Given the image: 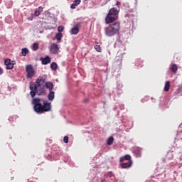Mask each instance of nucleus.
Returning <instances> with one entry per match:
<instances>
[{
  "instance_id": "obj_1",
  "label": "nucleus",
  "mask_w": 182,
  "mask_h": 182,
  "mask_svg": "<svg viewBox=\"0 0 182 182\" xmlns=\"http://www.w3.org/2000/svg\"><path fill=\"white\" fill-rule=\"evenodd\" d=\"M45 78L43 77H39L36 83L30 85V95L31 97H35L36 94L43 95L45 93Z\"/></svg>"
},
{
  "instance_id": "obj_2",
  "label": "nucleus",
  "mask_w": 182,
  "mask_h": 182,
  "mask_svg": "<svg viewBox=\"0 0 182 182\" xmlns=\"http://www.w3.org/2000/svg\"><path fill=\"white\" fill-rule=\"evenodd\" d=\"M32 104L33 105L34 112L36 113H45V112H50L52 110V105H50V102L48 101H44L43 105L41 103V99L39 98H33L32 101Z\"/></svg>"
},
{
  "instance_id": "obj_3",
  "label": "nucleus",
  "mask_w": 182,
  "mask_h": 182,
  "mask_svg": "<svg viewBox=\"0 0 182 182\" xmlns=\"http://www.w3.org/2000/svg\"><path fill=\"white\" fill-rule=\"evenodd\" d=\"M120 31V22H115L105 28V35L107 36H114Z\"/></svg>"
},
{
  "instance_id": "obj_4",
  "label": "nucleus",
  "mask_w": 182,
  "mask_h": 182,
  "mask_svg": "<svg viewBox=\"0 0 182 182\" xmlns=\"http://www.w3.org/2000/svg\"><path fill=\"white\" fill-rule=\"evenodd\" d=\"M119 18V11L113 7L109 9L107 16L105 17V23H112V22H115L117 21Z\"/></svg>"
},
{
  "instance_id": "obj_5",
  "label": "nucleus",
  "mask_w": 182,
  "mask_h": 182,
  "mask_svg": "<svg viewBox=\"0 0 182 182\" xmlns=\"http://www.w3.org/2000/svg\"><path fill=\"white\" fill-rule=\"evenodd\" d=\"M26 72L27 73V77L28 79H32V77L35 76V70L33 69V66H32V65H26Z\"/></svg>"
},
{
  "instance_id": "obj_6",
  "label": "nucleus",
  "mask_w": 182,
  "mask_h": 182,
  "mask_svg": "<svg viewBox=\"0 0 182 182\" xmlns=\"http://www.w3.org/2000/svg\"><path fill=\"white\" fill-rule=\"evenodd\" d=\"M50 52L53 55H58L59 53V46L56 43H53L50 47Z\"/></svg>"
},
{
  "instance_id": "obj_7",
  "label": "nucleus",
  "mask_w": 182,
  "mask_h": 182,
  "mask_svg": "<svg viewBox=\"0 0 182 182\" xmlns=\"http://www.w3.org/2000/svg\"><path fill=\"white\" fill-rule=\"evenodd\" d=\"M4 65H6V69L11 70L14 69V63L11 60V59H6L4 61Z\"/></svg>"
},
{
  "instance_id": "obj_8",
  "label": "nucleus",
  "mask_w": 182,
  "mask_h": 182,
  "mask_svg": "<svg viewBox=\"0 0 182 182\" xmlns=\"http://www.w3.org/2000/svg\"><path fill=\"white\" fill-rule=\"evenodd\" d=\"M132 164H133V161H128L127 163H122L121 164L122 168H129L132 167Z\"/></svg>"
},
{
  "instance_id": "obj_9",
  "label": "nucleus",
  "mask_w": 182,
  "mask_h": 182,
  "mask_svg": "<svg viewBox=\"0 0 182 182\" xmlns=\"http://www.w3.org/2000/svg\"><path fill=\"white\" fill-rule=\"evenodd\" d=\"M41 62L43 63V65H48V63H50L52 59L50 58V57L49 56H46L44 58H41Z\"/></svg>"
},
{
  "instance_id": "obj_10",
  "label": "nucleus",
  "mask_w": 182,
  "mask_h": 182,
  "mask_svg": "<svg viewBox=\"0 0 182 182\" xmlns=\"http://www.w3.org/2000/svg\"><path fill=\"white\" fill-rule=\"evenodd\" d=\"M124 160H128V161H132V156L130 155H125L120 158L119 161L120 163H123Z\"/></svg>"
},
{
  "instance_id": "obj_11",
  "label": "nucleus",
  "mask_w": 182,
  "mask_h": 182,
  "mask_svg": "<svg viewBox=\"0 0 182 182\" xmlns=\"http://www.w3.org/2000/svg\"><path fill=\"white\" fill-rule=\"evenodd\" d=\"M71 33L72 35H77L79 33V25H76L71 29Z\"/></svg>"
},
{
  "instance_id": "obj_12",
  "label": "nucleus",
  "mask_w": 182,
  "mask_h": 182,
  "mask_svg": "<svg viewBox=\"0 0 182 182\" xmlns=\"http://www.w3.org/2000/svg\"><path fill=\"white\" fill-rule=\"evenodd\" d=\"M46 89H48L50 91L53 90V83L52 82H47L45 85Z\"/></svg>"
},
{
  "instance_id": "obj_13",
  "label": "nucleus",
  "mask_w": 182,
  "mask_h": 182,
  "mask_svg": "<svg viewBox=\"0 0 182 182\" xmlns=\"http://www.w3.org/2000/svg\"><path fill=\"white\" fill-rule=\"evenodd\" d=\"M80 0H75L73 4H71L70 8L71 9H76V6L80 4Z\"/></svg>"
},
{
  "instance_id": "obj_14",
  "label": "nucleus",
  "mask_w": 182,
  "mask_h": 182,
  "mask_svg": "<svg viewBox=\"0 0 182 182\" xmlns=\"http://www.w3.org/2000/svg\"><path fill=\"white\" fill-rule=\"evenodd\" d=\"M41 12H43V7L40 6L38 9L36 10L34 15L35 16H39L41 15Z\"/></svg>"
},
{
  "instance_id": "obj_15",
  "label": "nucleus",
  "mask_w": 182,
  "mask_h": 182,
  "mask_svg": "<svg viewBox=\"0 0 182 182\" xmlns=\"http://www.w3.org/2000/svg\"><path fill=\"white\" fill-rule=\"evenodd\" d=\"M171 70L173 73H177V70H178V67L176 64H173L171 65Z\"/></svg>"
},
{
  "instance_id": "obj_16",
  "label": "nucleus",
  "mask_w": 182,
  "mask_h": 182,
  "mask_svg": "<svg viewBox=\"0 0 182 182\" xmlns=\"http://www.w3.org/2000/svg\"><path fill=\"white\" fill-rule=\"evenodd\" d=\"M48 100H53V99H55V92L53 91H50L48 95Z\"/></svg>"
},
{
  "instance_id": "obj_17",
  "label": "nucleus",
  "mask_w": 182,
  "mask_h": 182,
  "mask_svg": "<svg viewBox=\"0 0 182 182\" xmlns=\"http://www.w3.org/2000/svg\"><path fill=\"white\" fill-rule=\"evenodd\" d=\"M170 90V81H166L164 86V91L168 92Z\"/></svg>"
},
{
  "instance_id": "obj_18",
  "label": "nucleus",
  "mask_w": 182,
  "mask_h": 182,
  "mask_svg": "<svg viewBox=\"0 0 182 182\" xmlns=\"http://www.w3.org/2000/svg\"><path fill=\"white\" fill-rule=\"evenodd\" d=\"M113 141H114V138L113 136H110L108 139L107 144L108 146H112V144H113Z\"/></svg>"
},
{
  "instance_id": "obj_19",
  "label": "nucleus",
  "mask_w": 182,
  "mask_h": 182,
  "mask_svg": "<svg viewBox=\"0 0 182 182\" xmlns=\"http://www.w3.org/2000/svg\"><path fill=\"white\" fill-rule=\"evenodd\" d=\"M29 53V50L28 48H23L21 50V55L22 56H26Z\"/></svg>"
},
{
  "instance_id": "obj_20",
  "label": "nucleus",
  "mask_w": 182,
  "mask_h": 182,
  "mask_svg": "<svg viewBox=\"0 0 182 182\" xmlns=\"http://www.w3.org/2000/svg\"><path fill=\"white\" fill-rule=\"evenodd\" d=\"M62 36H63L62 33H58L55 35V39H57V41H58L59 42H60V41H62Z\"/></svg>"
},
{
  "instance_id": "obj_21",
  "label": "nucleus",
  "mask_w": 182,
  "mask_h": 182,
  "mask_svg": "<svg viewBox=\"0 0 182 182\" xmlns=\"http://www.w3.org/2000/svg\"><path fill=\"white\" fill-rule=\"evenodd\" d=\"M135 154L136 155V157H141V149L135 150Z\"/></svg>"
},
{
  "instance_id": "obj_22",
  "label": "nucleus",
  "mask_w": 182,
  "mask_h": 182,
  "mask_svg": "<svg viewBox=\"0 0 182 182\" xmlns=\"http://www.w3.org/2000/svg\"><path fill=\"white\" fill-rule=\"evenodd\" d=\"M50 68L52 70H56L58 69V64L56 63L53 62L50 65Z\"/></svg>"
},
{
  "instance_id": "obj_23",
  "label": "nucleus",
  "mask_w": 182,
  "mask_h": 182,
  "mask_svg": "<svg viewBox=\"0 0 182 182\" xmlns=\"http://www.w3.org/2000/svg\"><path fill=\"white\" fill-rule=\"evenodd\" d=\"M39 49V44L38 43H34L33 44V50H38Z\"/></svg>"
},
{
  "instance_id": "obj_24",
  "label": "nucleus",
  "mask_w": 182,
  "mask_h": 182,
  "mask_svg": "<svg viewBox=\"0 0 182 182\" xmlns=\"http://www.w3.org/2000/svg\"><path fill=\"white\" fill-rule=\"evenodd\" d=\"M94 48L97 52H102V47H100V45H95Z\"/></svg>"
},
{
  "instance_id": "obj_25",
  "label": "nucleus",
  "mask_w": 182,
  "mask_h": 182,
  "mask_svg": "<svg viewBox=\"0 0 182 182\" xmlns=\"http://www.w3.org/2000/svg\"><path fill=\"white\" fill-rule=\"evenodd\" d=\"M105 176L106 178L109 177V178H112V177L114 176L113 173L111 172V171H110V172H108V173H107V174H105Z\"/></svg>"
},
{
  "instance_id": "obj_26",
  "label": "nucleus",
  "mask_w": 182,
  "mask_h": 182,
  "mask_svg": "<svg viewBox=\"0 0 182 182\" xmlns=\"http://www.w3.org/2000/svg\"><path fill=\"white\" fill-rule=\"evenodd\" d=\"M63 29H65V27H63V26H60L58 28L59 33H60V32H63Z\"/></svg>"
},
{
  "instance_id": "obj_27",
  "label": "nucleus",
  "mask_w": 182,
  "mask_h": 182,
  "mask_svg": "<svg viewBox=\"0 0 182 182\" xmlns=\"http://www.w3.org/2000/svg\"><path fill=\"white\" fill-rule=\"evenodd\" d=\"M64 143H69V137L68 136H65L63 138Z\"/></svg>"
},
{
  "instance_id": "obj_28",
  "label": "nucleus",
  "mask_w": 182,
  "mask_h": 182,
  "mask_svg": "<svg viewBox=\"0 0 182 182\" xmlns=\"http://www.w3.org/2000/svg\"><path fill=\"white\" fill-rule=\"evenodd\" d=\"M4 73V70L0 67V75H2Z\"/></svg>"
},
{
  "instance_id": "obj_29",
  "label": "nucleus",
  "mask_w": 182,
  "mask_h": 182,
  "mask_svg": "<svg viewBox=\"0 0 182 182\" xmlns=\"http://www.w3.org/2000/svg\"><path fill=\"white\" fill-rule=\"evenodd\" d=\"M117 5H120V3L119 1H117Z\"/></svg>"
},
{
  "instance_id": "obj_30",
  "label": "nucleus",
  "mask_w": 182,
  "mask_h": 182,
  "mask_svg": "<svg viewBox=\"0 0 182 182\" xmlns=\"http://www.w3.org/2000/svg\"><path fill=\"white\" fill-rule=\"evenodd\" d=\"M106 181V180H102L101 181V182H105Z\"/></svg>"
}]
</instances>
